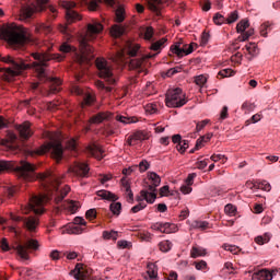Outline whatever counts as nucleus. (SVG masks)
I'll return each mask as SVG.
<instances>
[{
  "mask_svg": "<svg viewBox=\"0 0 280 280\" xmlns=\"http://www.w3.org/2000/svg\"><path fill=\"white\" fill-rule=\"evenodd\" d=\"M16 172L20 178L24 180H36V178L42 183L46 194L43 195H33L30 198V201L24 208H22V212L27 214L30 211H33L35 215H43L45 213V205L49 202L52 198H55L56 205H60L71 188L69 186H65V188L60 189V177L58 174L52 171H46L45 173H39L36 175V165L27 162L21 161L20 165H16L14 162L0 160V174L3 172Z\"/></svg>",
  "mask_w": 280,
  "mask_h": 280,
  "instance_id": "1",
  "label": "nucleus"
},
{
  "mask_svg": "<svg viewBox=\"0 0 280 280\" xmlns=\"http://www.w3.org/2000/svg\"><path fill=\"white\" fill-rule=\"evenodd\" d=\"M51 47H48L46 50L43 49L40 52H33L34 62L25 63L23 58H14L10 55L5 57H0V73H2V79L5 82H12L16 75H21L25 69L33 67L35 70L39 82H44L48 86L46 95H51L60 93L62 81L58 78L47 75L46 69L49 67L50 60H57V62H62L65 56L60 54L49 52Z\"/></svg>",
  "mask_w": 280,
  "mask_h": 280,
  "instance_id": "2",
  "label": "nucleus"
},
{
  "mask_svg": "<svg viewBox=\"0 0 280 280\" xmlns=\"http://www.w3.org/2000/svg\"><path fill=\"white\" fill-rule=\"evenodd\" d=\"M167 43V38L163 37L160 40L152 42L149 49L151 51H156V54H143L141 51V46L139 44L127 43V54L129 58H133L129 61V69L133 71H138V73H143L145 71V63L150 58H155L165 49Z\"/></svg>",
  "mask_w": 280,
  "mask_h": 280,
  "instance_id": "3",
  "label": "nucleus"
},
{
  "mask_svg": "<svg viewBox=\"0 0 280 280\" xmlns=\"http://www.w3.org/2000/svg\"><path fill=\"white\" fill-rule=\"evenodd\" d=\"M104 25L93 20L88 24L85 34H79L78 42L81 54L77 57L79 65H89L95 55H93V46L91 43L97 38V34H102Z\"/></svg>",
  "mask_w": 280,
  "mask_h": 280,
  "instance_id": "4",
  "label": "nucleus"
},
{
  "mask_svg": "<svg viewBox=\"0 0 280 280\" xmlns=\"http://www.w3.org/2000/svg\"><path fill=\"white\" fill-rule=\"evenodd\" d=\"M0 37L9 43L13 49H21L31 40L30 30L14 23L2 26L0 28Z\"/></svg>",
  "mask_w": 280,
  "mask_h": 280,
  "instance_id": "5",
  "label": "nucleus"
},
{
  "mask_svg": "<svg viewBox=\"0 0 280 280\" xmlns=\"http://www.w3.org/2000/svg\"><path fill=\"white\" fill-rule=\"evenodd\" d=\"M38 241L34 240V238H30L25 242H20V243H15V245L10 246V244L8 243V238H2L0 242V248H2V250L4 253H8V250H16L18 255L22 258V259H30V250H38Z\"/></svg>",
  "mask_w": 280,
  "mask_h": 280,
  "instance_id": "6",
  "label": "nucleus"
},
{
  "mask_svg": "<svg viewBox=\"0 0 280 280\" xmlns=\"http://www.w3.org/2000/svg\"><path fill=\"white\" fill-rule=\"evenodd\" d=\"M148 178L151 185L148 186V190H141L140 195L149 205H154L156 200V187L161 185V176L159 174L151 172L148 174Z\"/></svg>",
  "mask_w": 280,
  "mask_h": 280,
  "instance_id": "7",
  "label": "nucleus"
},
{
  "mask_svg": "<svg viewBox=\"0 0 280 280\" xmlns=\"http://www.w3.org/2000/svg\"><path fill=\"white\" fill-rule=\"evenodd\" d=\"M165 104L168 108H182L187 104L183 89L176 88L166 92Z\"/></svg>",
  "mask_w": 280,
  "mask_h": 280,
  "instance_id": "8",
  "label": "nucleus"
},
{
  "mask_svg": "<svg viewBox=\"0 0 280 280\" xmlns=\"http://www.w3.org/2000/svg\"><path fill=\"white\" fill-rule=\"evenodd\" d=\"M47 152H50L52 159H56L57 163H60V161H62L65 149L62 148V143H60V141L55 140L47 142L37 149V154L39 155L47 154Z\"/></svg>",
  "mask_w": 280,
  "mask_h": 280,
  "instance_id": "9",
  "label": "nucleus"
},
{
  "mask_svg": "<svg viewBox=\"0 0 280 280\" xmlns=\"http://www.w3.org/2000/svg\"><path fill=\"white\" fill-rule=\"evenodd\" d=\"M95 65L100 78L105 80L107 84H115L117 82V78L115 77V73H113V68L110 67V65H108V61H106V59L97 58Z\"/></svg>",
  "mask_w": 280,
  "mask_h": 280,
  "instance_id": "10",
  "label": "nucleus"
},
{
  "mask_svg": "<svg viewBox=\"0 0 280 280\" xmlns=\"http://www.w3.org/2000/svg\"><path fill=\"white\" fill-rule=\"evenodd\" d=\"M97 196L103 200H109L112 202L109 205V210L112 211V213L117 217L120 215L121 202H117V200H119V197H117V195L108 190H98Z\"/></svg>",
  "mask_w": 280,
  "mask_h": 280,
  "instance_id": "11",
  "label": "nucleus"
},
{
  "mask_svg": "<svg viewBox=\"0 0 280 280\" xmlns=\"http://www.w3.org/2000/svg\"><path fill=\"white\" fill-rule=\"evenodd\" d=\"M36 5L32 7H24L20 13V21H30V18L33 16L34 12H43L47 7L49 0H35Z\"/></svg>",
  "mask_w": 280,
  "mask_h": 280,
  "instance_id": "12",
  "label": "nucleus"
},
{
  "mask_svg": "<svg viewBox=\"0 0 280 280\" xmlns=\"http://www.w3.org/2000/svg\"><path fill=\"white\" fill-rule=\"evenodd\" d=\"M10 218L13 222H22V226L33 233V231H36L38 229V218L36 217H19L14 213H10Z\"/></svg>",
  "mask_w": 280,
  "mask_h": 280,
  "instance_id": "13",
  "label": "nucleus"
},
{
  "mask_svg": "<svg viewBox=\"0 0 280 280\" xmlns=\"http://www.w3.org/2000/svg\"><path fill=\"white\" fill-rule=\"evenodd\" d=\"M60 7L66 10L67 23H74V21H80V19H82V16H80V13L73 10V8H75V2L62 0L60 1Z\"/></svg>",
  "mask_w": 280,
  "mask_h": 280,
  "instance_id": "14",
  "label": "nucleus"
},
{
  "mask_svg": "<svg viewBox=\"0 0 280 280\" xmlns=\"http://www.w3.org/2000/svg\"><path fill=\"white\" fill-rule=\"evenodd\" d=\"M183 42H177L174 45L171 46L170 51L175 54L178 58H183V56H189V54L194 52V45L195 43H191L189 45H183Z\"/></svg>",
  "mask_w": 280,
  "mask_h": 280,
  "instance_id": "15",
  "label": "nucleus"
},
{
  "mask_svg": "<svg viewBox=\"0 0 280 280\" xmlns=\"http://www.w3.org/2000/svg\"><path fill=\"white\" fill-rule=\"evenodd\" d=\"M89 165L77 162L72 166L69 167V172L74 176H79L80 178H88L89 177Z\"/></svg>",
  "mask_w": 280,
  "mask_h": 280,
  "instance_id": "16",
  "label": "nucleus"
},
{
  "mask_svg": "<svg viewBox=\"0 0 280 280\" xmlns=\"http://www.w3.org/2000/svg\"><path fill=\"white\" fill-rule=\"evenodd\" d=\"M277 275L280 276V269H272L271 271L268 269H262L256 271L252 275L253 280H272Z\"/></svg>",
  "mask_w": 280,
  "mask_h": 280,
  "instance_id": "17",
  "label": "nucleus"
},
{
  "mask_svg": "<svg viewBox=\"0 0 280 280\" xmlns=\"http://www.w3.org/2000/svg\"><path fill=\"white\" fill-rule=\"evenodd\" d=\"M72 93H74V95H81L83 97V104H85V106H91V104L95 102V97L91 93L84 92V90H82V88L78 85H74L72 88Z\"/></svg>",
  "mask_w": 280,
  "mask_h": 280,
  "instance_id": "18",
  "label": "nucleus"
},
{
  "mask_svg": "<svg viewBox=\"0 0 280 280\" xmlns=\"http://www.w3.org/2000/svg\"><path fill=\"white\" fill-rule=\"evenodd\" d=\"M83 1H85L91 12L97 11L100 9V3H102L103 1L109 8H115V3H116L115 0H83Z\"/></svg>",
  "mask_w": 280,
  "mask_h": 280,
  "instance_id": "19",
  "label": "nucleus"
},
{
  "mask_svg": "<svg viewBox=\"0 0 280 280\" xmlns=\"http://www.w3.org/2000/svg\"><path fill=\"white\" fill-rule=\"evenodd\" d=\"M16 130L19 131L21 139H24L25 141H27V139H30V137H32L33 135L31 125L27 121H25L22 125H19Z\"/></svg>",
  "mask_w": 280,
  "mask_h": 280,
  "instance_id": "20",
  "label": "nucleus"
},
{
  "mask_svg": "<svg viewBox=\"0 0 280 280\" xmlns=\"http://www.w3.org/2000/svg\"><path fill=\"white\" fill-rule=\"evenodd\" d=\"M110 117H113V114H110L109 112H101L92 116L90 118V121L91 124H102L103 121H108Z\"/></svg>",
  "mask_w": 280,
  "mask_h": 280,
  "instance_id": "21",
  "label": "nucleus"
},
{
  "mask_svg": "<svg viewBox=\"0 0 280 280\" xmlns=\"http://www.w3.org/2000/svg\"><path fill=\"white\" fill-rule=\"evenodd\" d=\"M145 133L143 131H136L127 138V145H137L139 141H144Z\"/></svg>",
  "mask_w": 280,
  "mask_h": 280,
  "instance_id": "22",
  "label": "nucleus"
},
{
  "mask_svg": "<svg viewBox=\"0 0 280 280\" xmlns=\"http://www.w3.org/2000/svg\"><path fill=\"white\" fill-rule=\"evenodd\" d=\"M70 275H73L74 279L77 280L89 279V272H86V270H84V267L81 265H77L74 270H72Z\"/></svg>",
  "mask_w": 280,
  "mask_h": 280,
  "instance_id": "23",
  "label": "nucleus"
},
{
  "mask_svg": "<svg viewBox=\"0 0 280 280\" xmlns=\"http://www.w3.org/2000/svg\"><path fill=\"white\" fill-rule=\"evenodd\" d=\"M88 154H90V156H94V159H97L98 161H102V159H104V155H102L104 154V151L97 144L89 145Z\"/></svg>",
  "mask_w": 280,
  "mask_h": 280,
  "instance_id": "24",
  "label": "nucleus"
},
{
  "mask_svg": "<svg viewBox=\"0 0 280 280\" xmlns=\"http://www.w3.org/2000/svg\"><path fill=\"white\" fill-rule=\"evenodd\" d=\"M61 207L62 209H66V211H69V213H77L78 209H80V202L74 200H67L63 201Z\"/></svg>",
  "mask_w": 280,
  "mask_h": 280,
  "instance_id": "25",
  "label": "nucleus"
},
{
  "mask_svg": "<svg viewBox=\"0 0 280 280\" xmlns=\"http://www.w3.org/2000/svg\"><path fill=\"white\" fill-rule=\"evenodd\" d=\"M161 4H163V0H148V8L151 10V12L161 14Z\"/></svg>",
  "mask_w": 280,
  "mask_h": 280,
  "instance_id": "26",
  "label": "nucleus"
},
{
  "mask_svg": "<svg viewBox=\"0 0 280 280\" xmlns=\"http://www.w3.org/2000/svg\"><path fill=\"white\" fill-rule=\"evenodd\" d=\"M147 275L149 279L154 280L156 277H159V268L156 267V264L149 262L147 266Z\"/></svg>",
  "mask_w": 280,
  "mask_h": 280,
  "instance_id": "27",
  "label": "nucleus"
},
{
  "mask_svg": "<svg viewBox=\"0 0 280 280\" xmlns=\"http://www.w3.org/2000/svg\"><path fill=\"white\" fill-rule=\"evenodd\" d=\"M125 33H126V27L119 24H115L110 28V35L113 36V38H119L120 36H124Z\"/></svg>",
  "mask_w": 280,
  "mask_h": 280,
  "instance_id": "28",
  "label": "nucleus"
},
{
  "mask_svg": "<svg viewBox=\"0 0 280 280\" xmlns=\"http://www.w3.org/2000/svg\"><path fill=\"white\" fill-rule=\"evenodd\" d=\"M207 255V249L200 246H195L191 248L190 257L192 259H196L197 257H205Z\"/></svg>",
  "mask_w": 280,
  "mask_h": 280,
  "instance_id": "29",
  "label": "nucleus"
},
{
  "mask_svg": "<svg viewBox=\"0 0 280 280\" xmlns=\"http://www.w3.org/2000/svg\"><path fill=\"white\" fill-rule=\"evenodd\" d=\"M143 200H145V199L140 194V196L137 197V201L139 203L131 208V213H139V211H143V209H145V207H148V205H145V202H143Z\"/></svg>",
  "mask_w": 280,
  "mask_h": 280,
  "instance_id": "30",
  "label": "nucleus"
},
{
  "mask_svg": "<svg viewBox=\"0 0 280 280\" xmlns=\"http://www.w3.org/2000/svg\"><path fill=\"white\" fill-rule=\"evenodd\" d=\"M115 16H116V23H124L126 21V10L124 7L118 5V8L115 11Z\"/></svg>",
  "mask_w": 280,
  "mask_h": 280,
  "instance_id": "31",
  "label": "nucleus"
},
{
  "mask_svg": "<svg viewBox=\"0 0 280 280\" xmlns=\"http://www.w3.org/2000/svg\"><path fill=\"white\" fill-rule=\"evenodd\" d=\"M176 231H178V226H176V224L170 222L162 223V233L170 234L176 233Z\"/></svg>",
  "mask_w": 280,
  "mask_h": 280,
  "instance_id": "32",
  "label": "nucleus"
},
{
  "mask_svg": "<svg viewBox=\"0 0 280 280\" xmlns=\"http://www.w3.org/2000/svg\"><path fill=\"white\" fill-rule=\"evenodd\" d=\"M191 226L194 229H199V231H207V229H211V226L209 225V222L207 221H194L191 223Z\"/></svg>",
  "mask_w": 280,
  "mask_h": 280,
  "instance_id": "33",
  "label": "nucleus"
},
{
  "mask_svg": "<svg viewBox=\"0 0 280 280\" xmlns=\"http://www.w3.org/2000/svg\"><path fill=\"white\" fill-rule=\"evenodd\" d=\"M116 121H119L120 124H137V118L136 117H126L122 115H117L115 117Z\"/></svg>",
  "mask_w": 280,
  "mask_h": 280,
  "instance_id": "34",
  "label": "nucleus"
},
{
  "mask_svg": "<svg viewBox=\"0 0 280 280\" xmlns=\"http://www.w3.org/2000/svg\"><path fill=\"white\" fill-rule=\"evenodd\" d=\"M249 26H250V23L248 22V20H242L236 25L237 34H244V32H246V30H248Z\"/></svg>",
  "mask_w": 280,
  "mask_h": 280,
  "instance_id": "35",
  "label": "nucleus"
},
{
  "mask_svg": "<svg viewBox=\"0 0 280 280\" xmlns=\"http://www.w3.org/2000/svg\"><path fill=\"white\" fill-rule=\"evenodd\" d=\"M35 32H37V34H50L51 33V26L46 25V24H38L35 27Z\"/></svg>",
  "mask_w": 280,
  "mask_h": 280,
  "instance_id": "36",
  "label": "nucleus"
},
{
  "mask_svg": "<svg viewBox=\"0 0 280 280\" xmlns=\"http://www.w3.org/2000/svg\"><path fill=\"white\" fill-rule=\"evenodd\" d=\"M254 187H257V189H262V191H270V189H272V186H270V183L267 180H258Z\"/></svg>",
  "mask_w": 280,
  "mask_h": 280,
  "instance_id": "37",
  "label": "nucleus"
},
{
  "mask_svg": "<svg viewBox=\"0 0 280 280\" xmlns=\"http://www.w3.org/2000/svg\"><path fill=\"white\" fill-rule=\"evenodd\" d=\"M59 32L63 34L68 38V40H71V28L67 24H60Z\"/></svg>",
  "mask_w": 280,
  "mask_h": 280,
  "instance_id": "38",
  "label": "nucleus"
},
{
  "mask_svg": "<svg viewBox=\"0 0 280 280\" xmlns=\"http://www.w3.org/2000/svg\"><path fill=\"white\" fill-rule=\"evenodd\" d=\"M241 110H243L245 114L252 113V110H255V103L245 101L241 106Z\"/></svg>",
  "mask_w": 280,
  "mask_h": 280,
  "instance_id": "39",
  "label": "nucleus"
},
{
  "mask_svg": "<svg viewBox=\"0 0 280 280\" xmlns=\"http://www.w3.org/2000/svg\"><path fill=\"white\" fill-rule=\"evenodd\" d=\"M160 250H162V253H170V250H172V242L170 241H162L159 244Z\"/></svg>",
  "mask_w": 280,
  "mask_h": 280,
  "instance_id": "40",
  "label": "nucleus"
},
{
  "mask_svg": "<svg viewBox=\"0 0 280 280\" xmlns=\"http://www.w3.org/2000/svg\"><path fill=\"white\" fill-rule=\"evenodd\" d=\"M255 242L259 246H264V244H268V242H270V234L266 233L264 236H257Z\"/></svg>",
  "mask_w": 280,
  "mask_h": 280,
  "instance_id": "41",
  "label": "nucleus"
},
{
  "mask_svg": "<svg viewBox=\"0 0 280 280\" xmlns=\"http://www.w3.org/2000/svg\"><path fill=\"white\" fill-rule=\"evenodd\" d=\"M103 237L104 240H117V237H119V233L117 231H104L103 232Z\"/></svg>",
  "mask_w": 280,
  "mask_h": 280,
  "instance_id": "42",
  "label": "nucleus"
},
{
  "mask_svg": "<svg viewBox=\"0 0 280 280\" xmlns=\"http://www.w3.org/2000/svg\"><path fill=\"white\" fill-rule=\"evenodd\" d=\"M237 19H240V14L237 13V11H233L228 15V18H225V21L228 25H231L232 23H235Z\"/></svg>",
  "mask_w": 280,
  "mask_h": 280,
  "instance_id": "43",
  "label": "nucleus"
},
{
  "mask_svg": "<svg viewBox=\"0 0 280 280\" xmlns=\"http://www.w3.org/2000/svg\"><path fill=\"white\" fill-rule=\"evenodd\" d=\"M213 23L215 25H224V23H226V18L220 13H215L213 16Z\"/></svg>",
  "mask_w": 280,
  "mask_h": 280,
  "instance_id": "44",
  "label": "nucleus"
},
{
  "mask_svg": "<svg viewBox=\"0 0 280 280\" xmlns=\"http://www.w3.org/2000/svg\"><path fill=\"white\" fill-rule=\"evenodd\" d=\"M245 49L249 54V56H255L257 55V51H258L257 44L255 43H249L248 45L245 46Z\"/></svg>",
  "mask_w": 280,
  "mask_h": 280,
  "instance_id": "45",
  "label": "nucleus"
},
{
  "mask_svg": "<svg viewBox=\"0 0 280 280\" xmlns=\"http://www.w3.org/2000/svg\"><path fill=\"white\" fill-rule=\"evenodd\" d=\"M187 148H189V141L187 140H182V143L176 145V150L180 154H185V151L187 150Z\"/></svg>",
  "mask_w": 280,
  "mask_h": 280,
  "instance_id": "46",
  "label": "nucleus"
},
{
  "mask_svg": "<svg viewBox=\"0 0 280 280\" xmlns=\"http://www.w3.org/2000/svg\"><path fill=\"white\" fill-rule=\"evenodd\" d=\"M224 211L226 213V215H235V213H237V208L235 206H233L232 203H228L225 207H224Z\"/></svg>",
  "mask_w": 280,
  "mask_h": 280,
  "instance_id": "47",
  "label": "nucleus"
},
{
  "mask_svg": "<svg viewBox=\"0 0 280 280\" xmlns=\"http://www.w3.org/2000/svg\"><path fill=\"white\" fill-rule=\"evenodd\" d=\"M270 22H265L260 25V35L265 38L268 36V32H270Z\"/></svg>",
  "mask_w": 280,
  "mask_h": 280,
  "instance_id": "48",
  "label": "nucleus"
},
{
  "mask_svg": "<svg viewBox=\"0 0 280 280\" xmlns=\"http://www.w3.org/2000/svg\"><path fill=\"white\" fill-rule=\"evenodd\" d=\"M233 75H235V71H233L232 69H223L218 73V77L220 78H231Z\"/></svg>",
  "mask_w": 280,
  "mask_h": 280,
  "instance_id": "49",
  "label": "nucleus"
},
{
  "mask_svg": "<svg viewBox=\"0 0 280 280\" xmlns=\"http://www.w3.org/2000/svg\"><path fill=\"white\" fill-rule=\"evenodd\" d=\"M59 51H61V54H69L70 51H75V48L69 45L68 43H63L59 47Z\"/></svg>",
  "mask_w": 280,
  "mask_h": 280,
  "instance_id": "50",
  "label": "nucleus"
},
{
  "mask_svg": "<svg viewBox=\"0 0 280 280\" xmlns=\"http://www.w3.org/2000/svg\"><path fill=\"white\" fill-rule=\"evenodd\" d=\"M154 38V28L149 26L144 30V40H152Z\"/></svg>",
  "mask_w": 280,
  "mask_h": 280,
  "instance_id": "51",
  "label": "nucleus"
},
{
  "mask_svg": "<svg viewBox=\"0 0 280 280\" xmlns=\"http://www.w3.org/2000/svg\"><path fill=\"white\" fill-rule=\"evenodd\" d=\"M257 121H261V114H255L250 117V119L245 121V126H250V124H257Z\"/></svg>",
  "mask_w": 280,
  "mask_h": 280,
  "instance_id": "52",
  "label": "nucleus"
},
{
  "mask_svg": "<svg viewBox=\"0 0 280 280\" xmlns=\"http://www.w3.org/2000/svg\"><path fill=\"white\" fill-rule=\"evenodd\" d=\"M224 250H229L230 253H233V255H237L240 253V247L235 245H223Z\"/></svg>",
  "mask_w": 280,
  "mask_h": 280,
  "instance_id": "53",
  "label": "nucleus"
},
{
  "mask_svg": "<svg viewBox=\"0 0 280 280\" xmlns=\"http://www.w3.org/2000/svg\"><path fill=\"white\" fill-rule=\"evenodd\" d=\"M195 83L197 84V86H202L203 84H207V77H205L203 74L196 77Z\"/></svg>",
  "mask_w": 280,
  "mask_h": 280,
  "instance_id": "54",
  "label": "nucleus"
},
{
  "mask_svg": "<svg viewBox=\"0 0 280 280\" xmlns=\"http://www.w3.org/2000/svg\"><path fill=\"white\" fill-rule=\"evenodd\" d=\"M85 218L88 220H95V218H97V210L95 209H90L85 212Z\"/></svg>",
  "mask_w": 280,
  "mask_h": 280,
  "instance_id": "55",
  "label": "nucleus"
},
{
  "mask_svg": "<svg viewBox=\"0 0 280 280\" xmlns=\"http://www.w3.org/2000/svg\"><path fill=\"white\" fill-rule=\"evenodd\" d=\"M194 266L196 270H207V261L200 260V261H195Z\"/></svg>",
  "mask_w": 280,
  "mask_h": 280,
  "instance_id": "56",
  "label": "nucleus"
},
{
  "mask_svg": "<svg viewBox=\"0 0 280 280\" xmlns=\"http://www.w3.org/2000/svg\"><path fill=\"white\" fill-rule=\"evenodd\" d=\"M95 84L97 89H100L101 91H106V93H110V91H113V88L106 86L102 81H96Z\"/></svg>",
  "mask_w": 280,
  "mask_h": 280,
  "instance_id": "57",
  "label": "nucleus"
},
{
  "mask_svg": "<svg viewBox=\"0 0 280 280\" xmlns=\"http://www.w3.org/2000/svg\"><path fill=\"white\" fill-rule=\"evenodd\" d=\"M145 112L149 113L150 115H154L156 113V104L149 103L145 105Z\"/></svg>",
  "mask_w": 280,
  "mask_h": 280,
  "instance_id": "58",
  "label": "nucleus"
},
{
  "mask_svg": "<svg viewBox=\"0 0 280 280\" xmlns=\"http://www.w3.org/2000/svg\"><path fill=\"white\" fill-rule=\"evenodd\" d=\"M209 119H205L202 121L197 122L196 125V132H200V130L205 129V127L207 126V124H209Z\"/></svg>",
  "mask_w": 280,
  "mask_h": 280,
  "instance_id": "59",
  "label": "nucleus"
},
{
  "mask_svg": "<svg viewBox=\"0 0 280 280\" xmlns=\"http://www.w3.org/2000/svg\"><path fill=\"white\" fill-rule=\"evenodd\" d=\"M148 170H150V163H148L145 160L141 161L139 164V171L148 172Z\"/></svg>",
  "mask_w": 280,
  "mask_h": 280,
  "instance_id": "60",
  "label": "nucleus"
},
{
  "mask_svg": "<svg viewBox=\"0 0 280 280\" xmlns=\"http://www.w3.org/2000/svg\"><path fill=\"white\" fill-rule=\"evenodd\" d=\"M115 60L116 62H124L126 60V52L124 50L118 51Z\"/></svg>",
  "mask_w": 280,
  "mask_h": 280,
  "instance_id": "61",
  "label": "nucleus"
},
{
  "mask_svg": "<svg viewBox=\"0 0 280 280\" xmlns=\"http://www.w3.org/2000/svg\"><path fill=\"white\" fill-rule=\"evenodd\" d=\"M74 226H86V221L84 218L77 217L74 218Z\"/></svg>",
  "mask_w": 280,
  "mask_h": 280,
  "instance_id": "62",
  "label": "nucleus"
},
{
  "mask_svg": "<svg viewBox=\"0 0 280 280\" xmlns=\"http://www.w3.org/2000/svg\"><path fill=\"white\" fill-rule=\"evenodd\" d=\"M198 176L196 173L188 174L187 178L185 179L186 185H194V178Z\"/></svg>",
  "mask_w": 280,
  "mask_h": 280,
  "instance_id": "63",
  "label": "nucleus"
},
{
  "mask_svg": "<svg viewBox=\"0 0 280 280\" xmlns=\"http://www.w3.org/2000/svg\"><path fill=\"white\" fill-rule=\"evenodd\" d=\"M165 280H177L178 279V273L176 271H171L170 275L164 276Z\"/></svg>",
  "mask_w": 280,
  "mask_h": 280,
  "instance_id": "64",
  "label": "nucleus"
}]
</instances>
